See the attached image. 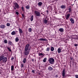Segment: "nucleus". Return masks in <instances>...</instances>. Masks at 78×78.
<instances>
[{"label": "nucleus", "mask_w": 78, "mask_h": 78, "mask_svg": "<svg viewBox=\"0 0 78 78\" xmlns=\"http://www.w3.org/2000/svg\"><path fill=\"white\" fill-rule=\"evenodd\" d=\"M0 27L1 28H2L3 29L4 28H5V27H6V26H5L4 24H1L0 26Z\"/></svg>", "instance_id": "nucleus-8"}, {"label": "nucleus", "mask_w": 78, "mask_h": 78, "mask_svg": "<svg viewBox=\"0 0 78 78\" xmlns=\"http://www.w3.org/2000/svg\"><path fill=\"white\" fill-rule=\"evenodd\" d=\"M74 46L75 47H76L77 46H78V44H75L74 45Z\"/></svg>", "instance_id": "nucleus-42"}, {"label": "nucleus", "mask_w": 78, "mask_h": 78, "mask_svg": "<svg viewBox=\"0 0 78 78\" xmlns=\"http://www.w3.org/2000/svg\"><path fill=\"white\" fill-rule=\"evenodd\" d=\"M22 9L23 11L24 10V8H23V7H22Z\"/></svg>", "instance_id": "nucleus-41"}, {"label": "nucleus", "mask_w": 78, "mask_h": 78, "mask_svg": "<svg viewBox=\"0 0 78 78\" xmlns=\"http://www.w3.org/2000/svg\"><path fill=\"white\" fill-rule=\"evenodd\" d=\"M46 60H47V58H44L43 60V62H46Z\"/></svg>", "instance_id": "nucleus-26"}, {"label": "nucleus", "mask_w": 78, "mask_h": 78, "mask_svg": "<svg viewBox=\"0 0 78 78\" xmlns=\"http://www.w3.org/2000/svg\"><path fill=\"white\" fill-rule=\"evenodd\" d=\"M14 5L15 7H16V8H17V9H19V5L17 2L15 3Z\"/></svg>", "instance_id": "nucleus-5"}, {"label": "nucleus", "mask_w": 78, "mask_h": 78, "mask_svg": "<svg viewBox=\"0 0 78 78\" xmlns=\"http://www.w3.org/2000/svg\"><path fill=\"white\" fill-rule=\"evenodd\" d=\"M19 41V39L18 37H16L15 39V41L16 42H17Z\"/></svg>", "instance_id": "nucleus-21"}, {"label": "nucleus", "mask_w": 78, "mask_h": 78, "mask_svg": "<svg viewBox=\"0 0 78 78\" xmlns=\"http://www.w3.org/2000/svg\"><path fill=\"white\" fill-rule=\"evenodd\" d=\"M54 50H55V48L53 47H51V50L52 51H54Z\"/></svg>", "instance_id": "nucleus-23"}, {"label": "nucleus", "mask_w": 78, "mask_h": 78, "mask_svg": "<svg viewBox=\"0 0 78 78\" xmlns=\"http://www.w3.org/2000/svg\"><path fill=\"white\" fill-rule=\"evenodd\" d=\"M16 14H17V15H18V14H19V12H16Z\"/></svg>", "instance_id": "nucleus-38"}, {"label": "nucleus", "mask_w": 78, "mask_h": 78, "mask_svg": "<svg viewBox=\"0 0 78 78\" xmlns=\"http://www.w3.org/2000/svg\"><path fill=\"white\" fill-rule=\"evenodd\" d=\"M43 22L44 23H45V24H47V22H48V20H46V19H45L43 21Z\"/></svg>", "instance_id": "nucleus-10"}, {"label": "nucleus", "mask_w": 78, "mask_h": 78, "mask_svg": "<svg viewBox=\"0 0 78 78\" xmlns=\"http://www.w3.org/2000/svg\"><path fill=\"white\" fill-rule=\"evenodd\" d=\"M13 8L14 9L16 10V7H13Z\"/></svg>", "instance_id": "nucleus-47"}, {"label": "nucleus", "mask_w": 78, "mask_h": 78, "mask_svg": "<svg viewBox=\"0 0 78 78\" xmlns=\"http://www.w3.org/2000/svg\"><path fill=\"white\" fill-rule=\"evenodd\" d=\"M75 76L76 78H78V75H76Z\"/></svg>", "instance_id": "nucleus-39"}, {"label": "nucleus", "mask_w": 78, "mask_h": 78, "mask_svg": "<svg viewBox=\"0 0 78 78\" xmlns=\"http://www.w3.org/2000/svg\"><path fill=\"white\" fill-rule=\"evenodd\" d=\"M66 73L65 69H64L62 73V76L64 77L65 76V74Z\"/></svg>", "instance_id": "nucleus-6"}, {"label": "nucleus", "mask_w": 78, "mask_h": 78, "mask_svg": "<svg viewBox=\"0 0 78 78\" xmlns=\"http://www.w3.org/2000/svg\"><path fill=\"white\" fill-rule=\"evenodd\" d=\"M65 8H66V7L64 5H62L61 6V8L62 9H65Z\"/></svg>", "instance_id": "nucleus-18"}, {"label": "nucleus", "mask_w": 78, "mask_h": 78, "mask_svg": "<svg viewBox=\"0 0 78 78\" xmlns=\"http://www.w3.org/2000/svg\"><path fill=\"white\" fill-rule=\"evenodd\" d=\"M26 61H27V58H24L23 59V62L24 64H25L26 63Z\"/></svg>", "instance_id": "nucleus-11"}, {"label": "nucleus", "mask_w": 78, "mask_h": 78, "mask_svg": "<svg viewBox=\"0 0 78 78\" xmlns=\"http://www.w3.org/2000/svg\"><path fill=\"white\" fill-rule=\"evenodd\" d=\"M34 13L35 14V15L37 17H40L41 16V13L39 12H38L37 11H35Z\"/></svg>", "instance_id": "nucleus-4"}, {"label": "nucleus", "mask_w": 78, "mask_h": 78, "mask_svg": "<svg viewBox=\"0 0 78 78\" xmlns=\"http://www.w3.org/2000/svg\"><path fill=\"white\" fill-rule=\"evenodd\" d=\"M21 68H23L24 67V66L23 65V64L22 63L21 64Z\"/></svg>", "instance_id": "nucleus-27"}, {"label": "nucleus", "mask_w": 78, "mask_h": 78, "mask_svg": "<svg viewBox=\"0 0 78 78\" xmlns=\"http://www.w3.org/2000/svg\"><path fill=\"white\" fill-rule=\"evenodd\" d=\"M32 73H35V71H34V70H32Z\"/></svg>", "instance_id": "nucleus-37"}, {"label": "nucleus", "mask_w": 78, "mask_h": 78, "mask_svg": "<svg viewBox=\"0 0 78 78\" xmlns=\"http://www.w3.org/2000/svg\"><path fill=\"white\" fill-rule=\"evenodd\" d=\"M70 21H71L72 23H75V21H74V19L73 18H71L70 20Z\"/></svg>", "instance_id": "nucleus-9"}, {"label": "nucleus", "mask_w": 78, "mask_h": 78, "mask_svg": "<svg viewBox=\"0 0 78 78\" xmlns=\"http://www.w3.org/2000/svg\"><path fill=\"white\" fill-rule=\"evenodd\" d=\"M26 8H27V9H30V6H29L27 5V6H26Z\"/></svg>", "instance_id": "nucleus-33"}, {"label": "nucleus", "mask_w": 78, "mask_h": 78, "mask_svg": "<svg viewBox=\"0 0 78 78\" xmlns=\"http://www.w3.org/2000/svg\"><path fill=\"white\" fill-rule=\"evenodd\" d=\"M41 14H42V13H41Z\"/></svg>", "instance_id": "nucleus-49"}, {"label": "nucleus", "mask_w": 78, "mask_h": 78, "mask_svg": "<svg viewBox=\"0 0 78 78\" xmlns=\"http://www.w3.org/2000/svg\"><path fill=\"white\" fill-rule=\"evenodd\" d=\"M39 41H47V39L45 38H41L39 39Z\"/></svg>", "instance_id": "nucleus-12"}, {"label": "nucleus", "mask_w": 78, "mask_h": 78, "mask_svg": "<svg viewBox=\"0 0 78 78\" xmlns=\"http://www.w3.org/2000/svg\"><path fill=\"white\" fill-rule=\"evenodd\" d=\"M48 69L49 70H53V68L50 66H49L48 67Z\"/></svg>", "instance_id": "nucleus-19"}, {"label": "nucleus", "mask_w": 78, "mask_h": 78, "mask_svg": "<svg viewBox=\"0 0 78 78\" xmlns=\"http://www.w3.org/2000/svg\"><path fill=\"white\" fill-rule=\"evenodd\" d=\"M11 70L12 71L14 70V66H12L11 67Z\"/></svg>", "instance_id": "nucleus-25"}, {"label": "nucleus", "mask_w": 78, "mask_h": 78, "mask_svg": "<svg viewBox=\"0 0 78 78\" xmlns=\"http://www.w3.org/2000/svg\"><path fill=\"white\" fill-rule=\"evenodd\" d=\"M30 20L31 21H33V15L31 16Z\"/></svg>", "instance_id": "nucleus-22"}, {"label": "nucleus", "mask_w": 78, "mask_h": 78, "mask_svg": "<svg viewBox=\"0 0 78 78\" xmlns=\"http://www.w3.org/2000/svg\"><path fill=\"white\" fill-rule=\"evenodd\" d=\"M70 59L71 60H72V59H73V57H70Z\"/></svg>", "instance_id": "nucleus-44"}, {"label": "nucleus", "mask_w": 78, "mask_h": 78, "mask_svg": "<svg viewBox=\"0 0 78 78\" xmlns=\"http://www.w3.org/2000/svg\"><path fill=\"white\" fill-rule=\"evenodd\" d=\"M32 30V29L31 28H29L28 29L29 32H31Z\"/></svg>", "instance_id": "nucleus-24"}, {"label": "nucleus", "mask_w": 78, "mask_h": 78, "mask_svg": "<svg viewBox=\"0 0 78 78\" xmlns=\"http://www.w3.org/2000/svg\"><path fill=\"white\" fill-rule=\"evenodd\" d=\"M38 75H41V73H39Z\"/></svg>", "instance_id": "nucleus-48"}, {"label": "nucleus", "mask_w": 78, "mask_h": 78, "mask_svg": "<svg viewBox=\"0 0 78 78\" xmlns=\"http://www.w3.org/2000/svg\"><path fill=\"white\" fill-rule=\"evenodd\" d=\"M31 48L30 47V44H27L26 45L24 49V51H28V50H30Z\"/></svg>", "instance_id": "nucleus-3"}, {"label": "nucleus", "mask_w": 78, "mask_h": 78, "mask_svg": "<svg viewBox=\"0 0 78 78\" xmlns=\"http://www.w3.org/2000/svg\"><path fill=\"white\" fill-rule=\"evenodd\" d=\"M41 56H42L43 55V54L42 53H39V56H41Z\"/></svg>", "instance_id": "nucleus-35"}, {"label": "nucleus", "mask_w": 78, "mask_h": 78, "mask_svg": "<svg viewBox=\"0 0 78 78\" xmlns=\"http://www.w3.org/2000/svg\"><path fill=\"white\" fill-rule=\"evenodd\" d=\"M68 9L69 10V12H71V11H72V9H71V8H69Z\"/></svg>", "instance_id": "nucleus-31"}, {"label": "nucleus", "mask_w": 78, "mask_h": 78, "mask_svg": "<svg viewBox=\"0 0 78 78\" xmlns=\"http://www.w3.org/2000/svg\"><path fill=\"white\" fill-rule=\"evenodd\" d=\"M55 77H56V78H58V75H56Z\"/></svg>", "instance_id": "nucleus-46"}, {"label": "nucleus", "mask_w": 78, "mask_h": 78, "mask_svg": "<svg viewBox=\"0 0 78 78\" xmlns=\"http://www.w3.org/2000/svg\"><path fill=\"white\" fill-rule=\"evenodd\" d=\"M49 50H50V48H47L46 49L47 51H49Z\"/></svg>", "instance_id": "nucleus-36"}, {"label": "nucleus", "mask_w": 78, "mask_h": 78, "mask_svg": "<svg viewBox=\"0 0 78 78\" xmlns=\"http://www.w3.org/2000/svg\"><path fill=\"white\" fill-rule=\"evenodd\" d=\"M46 12H47V14H48V10H47Z\"/></svg>", "instance_id": "nucleus-43"}, {"label": "nucleus", "mask_w": 78, "mask_h": 78, "mask_svg": "<svg viewBox=\"0 0 78 78\" xmlns=\"http://www.w3.org/2000/svg\"><path fill=\"white\" fill-rule=\"evenodd\" d=\"M70 14H69L67 15L66 17V20H68V19H69V18L70 17Z\"/></svg>", "instance_id": "nucleus-14"}, {"label": "nucleus", "mask_w": 78, "mask_h": 78, "mask_svg": "<svg viewBox=\"0 0 78 78\" xmlns=\"http://www.w3.org/2000/svg\"><path fill=\"white\" fill-rule=\"evenodd\" d=\"M7 48L8 50L9 51H11V48L9 47H7Z\"/></svg>", "instance_id": "nucleus-30"}, {"label": "nucleus", "mask_w": 78, "mask_h": 78, "mask_svg": "<svg viewBox=\"0 0 78 78\" xmlns=\"http://www.w3.org/2000/svg\"><path fill=\"white\" fill-rule=\"evenodd\" d=\"M75 37L74 38V39H78V36L76 35L75 36Z\"/></svg>", "instance_id": "nucleus-29"}, {"label": "nucleus", "mask_w": 78, "mask_h": 78, "mask_svg": "<svg viewBox=\"0 0 78 78\" xmlns=\"http://www.w3.org/2000/svg\"><path fill=\"white\" fill-rule=\"evenodd\" d=\"M19 28V33L20 34H21V33H22V30L21 29H20V28Z\"/></svg>", "instance_id": "nucleus-20"}, {"label": "nucleus", "mask_w": 78, "mask_h": 78, "mask_svg": "<svg viewBox=\"0 0 78 78\" xmlns=\"http://www.w3.org/2000/svg\"><path fill=\"white\" fill-rule=\"evenodd\" d=\"M6 25L7 27H9V26H10V23H7Z\"/></svg>", "instance_id": "nucleus-32"}, {"label": "nucleus", "mask_w": 78, "mask_h": 78, "mask_svg": "<svg viewBox=\"0 0 78 78\" xmlns=\"http://www.w3.org/2000/svg\"><path fill=\"white\" fill-rule=\"evenodd\" d=\"M2 61L3 63L6 64V62H7V58L6 57H4L3 55L1 56H0V61Z\"/></svg>", "instance_id": "nucleus-1"}, {"label": "nucleus", "mask_w": 78, "mask_h": 78, "mask_svg": "<svg viewBox=\"0 0 78 78\" xmlns=\"http://www.w3.org/2000/svg\"><path fill=\"white\" fill-rule=\"evenodd\" d=\"M61 49L60 48H58V53H61Z\"/></svg>", "instance_id": "nucleus-17"}, {"label": "nucleus", "mask_w": 78, "mask_h": 78, "mask_svg": "<svg viewBox=\"0 0 78 78\" xmlns=\"http://www.w3.org/2000/svg\"><path fill=\"white\" fill-rule=\"evenodd\" d=\"M4 42L5 44H7V43H8V41H7V40L6 39L4 40Z\"/></svg>", "instance_id": "nucleus-28"}, {"label": "nucleus", "mask_w": 78, "mask_h": 78, "mask_svg": "<svg viewBox=\"0 0 78 78\" xmlns=\"http://www.w3.org/2000/svg\"><path fill=\"white\" fill-rule=\"evenodd\" d=\"M42 2H40L38 3V6H42Z\"/></svg>", "instance_id": "nucleus-16"}, {"label": "nucleus", "mask_w": 78, "mask_h": 78, "mask_svg": "<svg viewBox=\"0 0 78 78\" xmlns=\"http://www.w3.org/2000/svg\"><path fill=\"white\" fill-rule=\"evenodd\" d=\"M59 31L61 32V33H62L64 32V29L63 28H60L59 29Z\"/></svg>", "instance_id": "nucleus-13"}, {"label": "nucleus", "mask_w": 78, "mask_h": 78, "mask_svg": "<svg viewBox=\"0 0 78 78\" xmlns=\"http://www.w3.org/2000/svg\"><path fill=\"white\" fill-rule=\"evenodd\" d=\"M9 45H12V42L11 41H9Z\"/></svg>", "instance_id": "nucleus-34"}, {"label": "nucleus", "mask_w": 78, "mask_h": 78, "mask_svg": "<svg viewBox=\"0 0 78 78\" xmlns=\"http://www.w3.org/2000/svg\"><path fill=\"white\" fill-rule=\"evenodd\" d=\"M14 59V57L12 58H11V61H13V59Z\"/></svg>", "instance_id": "nucleus-40"}, {"label": "nucleus", "mask_w": 78, "mask_h": 78, "mask_svg": "<svg viewBox=\"0 0 78 78\" xmlns=\"http://www.w3.org/2000/svg\"><path fill=\"white\" fill-rule=\"evenodd\" d=\"M22 16H23V17H24V16H25L24 15V14H22Z\"/></svg>", "instance_id": "nucleus-45"}, {"label": "nucleus", "mask_w": 78, "mask_h": 78, "mask_svg": "<svg viewBox=\"0 0 78 78\" xmlns=\"http://www.w3.org/2000/svg\"><path fill=\"white\" fill-rule=\"evenodd\" d=\"M24 52L25 55H28L30 53V51H25Z\"/></svg>", "instance_id": "nucleus-7"}, {"label": "nucleus", "mask_w": 78, "mask_h": 78, "mask_svg": "<svg viewBox=\"0 0 78 78\" xmlns=\"http://www.w3.org/2000/svg\"><path fill=\"white\" fill-rule=\"evenodd\" d=\"M48 61L49 62L50 64H53L54 62H55V59L52 58H50L48 60Z\"/></svg>", "instance_id": "nucleus-2"}, {"label": "nucleus", "mask_w": 78, "mask_h": 78, "mask_svg": "<svg viewBox=\"0 0 78 78\" xmlns=\"http://www.w3.org/2000/svg\"><path fill=\"white\" fill-rule=\"evenodd\" d=\"M16 31H13L11 34H12V35H16Z\"/></svg>", "instance_id": "nucleus-15"}]
</instances>
